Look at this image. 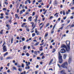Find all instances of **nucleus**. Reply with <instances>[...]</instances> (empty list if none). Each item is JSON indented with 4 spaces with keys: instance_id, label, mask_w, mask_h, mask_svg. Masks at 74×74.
<instances>
[{
    "instance_id": "1",
    "label": "nucleus",
    "mask_w": 74,
    "mask_h": 74,
    "mask_svg": "<svg viewBox=\"0 0 74 74\" xmlns=\"http://www.w3.org/2000/svg\"><path fill=\"white\" fill-rule=\"evenodd\" d=\"M57 65L59 68H60L61 67H62L63 68H66V69H67V66H68V64H67V62H64L63 64L61 66H60L59 64H58Z\"/></svg>"
},
{
    "instance_id": "16",
    "label": "nucleus",
    "mask_w": 74,
    "mask_h": 74,
    "mask_svg": "<svg viewBox=\"0 0 74 74\" xmlns=\"http://www.w3.org/2000/svg\"><path fill=\"white\" fill-rule=\"evenodd\" d=\"M30 62H28L27 64L26 65V66H29V65H30Z\"/></svg>"
},
{
    "instance_id": "36",
    "label": "nucleus",
    "mask_w": 74,
    "mask_h": 74,
    "mask_svg": "<svg viewBox=\"0 0 74 74\" xmlns=\"http://www.w3.org/2000/svg\"><path fill=\"white\" fill-rule=\"evenodd\" d=\"M35 15V12H33L32 13V16H34Z\"/></svg>"
},
{
    "instance_id": "29",
    "label": "nucleus",
    "mask_w": 74,
    "mask_h": 74,
    "mask_svg": "<svg viewBox=\"0 0 74 74\" xmlns=\"http://www.w3.org/2000/svg\"><path fill=\"white\" fill-rule=\"evenodd\" d=\"M27 1L29 3V4H30L31 2L30 1V0H27Z\"/></svg>"
},
{
    "instance_id": "23",
    "label": "nucleus",
    "mask_w": 74,
    "mask_h": 74,
    "mask_svg": "<svg viewBox=\"0 0 74 74\" xmlns=\"http://www.w3.org/2000/svg\"><path fill=\"white\" fill-rule=\"evenodd\" d=\"M55 51H56V49H53V50L52 51L53 53H54V52H55Z\"/></svg>"
},
{
    "instance_id": "24",
    "label": "nucleus",
    "mask_w": 74,
    "mask_h": 74,
    "mask_svg": "<svg viewBox=\"0 0 74 74\" xmlns=\"http://www.w3.org/2000/svg\"><path fill=\"white\" fill-rule=\"evenodd\" d=\"M6 59H11V57H7Z\"/></svg>"
},
{
    "instance_id": "45",
    "label": "nucleus",
    "mask_w": 74,
    "mask_h": 74,
    "mask_svg": "<svg viewBox=\"0 0 74 74\" xmlns=\"http://www.w3.org/2000/svg\"><path fill=\"white\" fill-rule=\"evenodd\" d=\"M42 59H44V58H45V57L44 56H43L42 57Z\"/></svg>"
},
{
    "instance_id": "12",
    "label": "nucleus",
    "mask_w": 74,
    "mask_h": 74,
    "mask_svg": "<svg viewBox=\"0 0 74 74\" xmlns=\"http://www.w3.org/2000/svg\"><path fill=\"white\" fill-rule=\"evenodd\" d=\"M66 56H67V55H66V54H64V55L63 58H64V59H66Z\"/></svg>"
},
{
    "instance_id": "17",
    "label": "nucleus",
    "mask_w": 74,
    "mask_h": 74,
    "mask_svg": "<svg viewBox=\"0 0 74 74\" xmlns=\"http://www.w3.org/2000/svg\"><path fill=\"white\" fill-rule=\"evenodd\" d=\"M26 56H27V57H29V56H30V54H29V53H26Z\"/></svg>"
},
{
    "instance_id": "10",
    "label": "nucleus",
    "mask_w": 74,
    "mask_h": 74,
    "mask_svg": "<svg viewBox=\"0 0 74 74\" xmlns=\"http://www.w3.org/2000/svg\"><path fill=\"white\" fill-rule=\"evenodd\" d=\"M32 16H29L28 18V20H29L30 22H31L32 21Z\"/></svg>"
},
{
    "instance_id": "15",
    "label": "nucleus",
    "mask_w": 74,
    "mask_h": 74,
    "mask_svg": "<svg viewBox=\"0 0 74 74\" xmlns=\"http://www.w3.org/2000/svg\"><path fill=\"white\" fill-rule=\"evenodd\" d=\"M8 53L7 52H6L5 54H4L3 55V56H4V57H5V56H7Z\"/></svg>"
},
{
    "instance_id": "5",
    "label": "nucleus",
    "mask_w": 74,
    "mask_h": 74,
    "mask_svg": "<svg viewBox=\"0 0 74 74\" xmlns=\"http://www.w3.org/2000/svg\"><path fill=\"white\" fill-rule=\"evenodd\" d=\"M66 50L63 48L62 49L60 50V52L62 53H66Z\"/></svg>"
},
{
    "instance_id": "14",
    "label": "nucleus",
    "mask_w": 74,
    "mask_h": 74,
    "mask_svg": "<svg viewBox=\"0 0 74 74\" xmlns=\"http://www.w3.org/2000/svg\"><path fill=\"white\" fill-rule=\"evenodd\" d=\"M53 61V59H51V60L50 62L49 63V65H50V64H51V63H52V62Z\"/></svg>"
},
{
    "instance_id": "8",
    "label": "nucleus",
    "mask_w": 74,
    "mask_h": 74,
    "mask_svg": "<svg viewBox=\"0 0 74 74\" xmlns=\"http://www.w3.org/2000/svg\"><path fill=\"white\" fill-rule=\"evenodd\" d=\"M72 58L71 57H69V59L68 60V62L69 63H70L71 62V60H72Z\"/></svg>"
},
{
    "instance_id": "51",
    "label": "nucleus",
    "mask_w": 74,
    "mask_h": 74,
    "mask_svg": "<svg viewBox=\"0 0 74 74\" xmlns=\"http://www.w3.org/2000/svg\"><path fill=\"white\" fill-rule=\"evenodd\" d=\"M5 18H6V19H8V18H9V17H8V16H6L5 17Z\"/></svg>"
},
{
    "instance_id": "38",
    "label": "nucleus",
    "mask_w": 74,
    "mask_h": 74,
    "mask_svg": "<svg viewBox=\"0 0 74 74\" xmlns=\"http://www.w3.org/2000/svg\"><path fill=\"white\" fill-rule=\"evenodd\" d=\"M14 40V39L13 38H12L11 39V43H12V41H13V40Z\"/></svg>"
},
{
    "instance_id": "41",
    "label": "nucleus",
    "mask_w": 74,
    "mask_h": 74,
    "mask_svg": "<svg viewBox=\"0 0 74 74\" xmlns=\"http://www.w3.org/2000/svg\"><path fill=\"white\" fill-rule=\"evenodd\" d=\"M38 3H41L42 2V0H40L38 1Z\"/></svg>"
},
{
    "instance_id": "34",
    "label": "nucleus",
    "mask_w": 74,
    "mask_h": 74,
    "mask_svg": "<svg viewBox=\"0 0 74 74\" xmlns=\"http://www.w3.org/2000/svg\"><path fill=\"white\" fill-rule=\"evenodd\" d=\"M3 11H6L7 10V9L6 8H3Z\"/></svg>"
},
{
    "instance_id": "31",
    "label": "nucleus",
    "mask_w": 74,
    "mask_h": 74,
    "mask_svg": "<svg viewBox=\"0 0 74 74\" xmlns=\"http://www.w3.org/2000/svg\"><path fill=\"white\" fill-rule=\"evenodd\" d=\"M35 35H36V34H35L34 33L32 34V37H34V36H35Z\"/></svg>"
},
{
    "instance_id": "35",
    "label": "nucleus",
    "mask_w": 74,
    "mask_h": 74,
    "mask_svg": "<svg viewBox=\"0 0 74 74\" xmlns=\"http://www.w3.org/2000/svg\"><path fill=\"white\" fill-rule=\"evenodd\" d=\"M56 24H55L54 25V26L53 28V30L54 29H55V26H56Z\"/></svg>"
},
{
    "instance_id": "11",
    "label": "nucleus",
    "mask_w": 74,
    "mask_h": 74,
    "mask_svg": "<svg viewBox=\"0 0 74 74\" xmlns=\"http://www.w3.org/2000/svg\"><path fill=\"white\" fill-rule=\"evenodd\" d=\"M15 18H17L18 19H19V17L18 16V14H15Z\"/></svg>"
},
{
    "instance_id": "47",
    "label": "nucleus",
    "mask_w": 74,
    "mask_h": 74,
    "mask_svg": "<svg viewBox=\"0 0 74 74\" xmlns=\"http://www.w3.org/2000/svg\"><path fill=\"white\" fill-rule=\"evenodd\" d=\"M44 55V53H42L40 55V56H42Z\"/></svg>"
},
{
    "instance_id": "46",
    "label": "nucleus",
    "mask_w": 74,
    "mask_h": 74,
    "mask_svg": "<svg viewBox=\"0 0 74 74\" xmlns=\"http://www.w3.org/2000/svg\"><path fill=\"white\" fill-rule=\"evenodd\" d=\"M0 15H1V16H3V15H4V14L1 13V14Z\"/></svg>"
},
{
    "instance_id": "55",
    "label": "nucleus",
    "mask_w": 74,
    "mask_h": 74,
    "mask_svg": "<svg viewBox=\"0 0 74 74\" xmlns=\"http://www.w3.org/2000/svg\"><path fill=\"white\" fill-rule=\"evenodd\" d=\"M27 1H25V4H27Z\"/></svg>"
},
{
    "instance_id": "52",
    "label": "nucleus",
    "mask_w": 74,
    "mask_h": 74,
    "mask_svg": "<svg viewBox=\"0 0 74 74\" xmlns=\"http://www.w3.org/2000/svg\"><path fill=\"white\" fill-rule=\"evenodd\" d=\"M3 67L1 66L0 67V69L1 70H3Z\"/></svg>"
},
{
    "instance_id": "4",
    "label": "nucleus",
    "mask_w": 74,
    "mask_h": 74,
    "mask_svg": "<svg viewBox=\"0 0 74 74\" xmlns=\"http://www.w3.org/2000/svg\"><path fill=\"white\" fill-rule=\"evenodd\" d=\"M61 48H64L66 49V50L67 52H69V51H70L69 50L68 48L66 46V45H61ZM67 49H68V50H69V51H67Z\"/></svg>"
},
{
    "instance_id": "21",
    "label": "nucleus",
    "mask_w": 74,
    "mask_h": 74,
    "mask_svg": "<svg viewBox=\"0 0 74 74\" xmlns=\"http://www.w3.org/2000/svg\"><path fill=\"white\" fill-rule=\"evenodd\" d=\"M5 14L6 15H9V13L8 12H5Z\"/></svg>"
},
{
    "instance_id": "13",
    "label": "nucleus",
    "mask_w": 74,
    "mask_h": 74,
    "mask_svg": "<svg viewBox=\"0 0 74 74\" xmlns=\"http://www.w3.org/2000/svg\"><path fill=\"white\" fill-rule=\"evenodd\" d=\"M40 43V42H37L36 43L35 45H34L35 46H37V45H38V44H39V43Z\"/></svg>"
},
{
    "instance_id": "20",
    "label": "nucleus",
    "mask_w": 74,
    "mask_h": 74,
    "mask_svg": "<svg viewBox=\"0 0 74 74\" xmlns=\"http://www.w3.org/2000/svg\"><path fill=\"white\" fill-rule=\"evenodd\" d=\"M22 40L23 41H24L25 40V38H22Z\"/></svg>"
},
{
    "instance_id": "27",
    "label": "nucleus",
    "mask_w": 74,
    "mask_h": 74,
    "mask_svg": "<svg viewBox=\"0 0 74 74\" xmlns=\"http://www.w3.org/2000/svg\"><path fill=\"white\" fill-rule=\"evenodd\" d=\"M18 70L19 71H21L22 70V68H19L18 69Z\"/></svg>"
},
{
    "instance_id": "33",
    "label": "nucleus",
    "mask_w": 74,
    "mask_h": 74,
    "mask_svg": "<svg viewBox=\"0 0 74 74\" xmlns=\"http://www.w3.org/2000/svg\"><path fill=\"white\" fill-rule=\"evenodd\" d=\"M0 59L1 60H3V57H1Z\"/></svg>"
},
{
    "instance_id": "6",
    "label": "nucleus",
    "mask_w": 74,
    "mask_h": 74,
    "mask_svg": "<svg viewBox=\"0 0 74 74\" xmlns=\"http://www.w3.org/2000/svg\"><path fill=\"white\" fill-rule=\"evenodd\" d=\"M3 52H6L7 51V48L5 45H4L3 47Z\"/></svg>"
},
{
    "instance_id": "28",
    "label": "nucleus",
    "mask_w": 74,
    "mask_h": 74,
    "mask_svg": "<svg viewBox=\"0 0 74 74\" xmlns=\"http://www.w3.org/2000/svg\"><path fill=\"white\" fill-rule=\"evenodd\" d=\"M13 69H14V70H17L16 69V68L14 66H13Z\"/></svg>"
},
{
    "instance_id": "9",
    "label": "nucleus",
    "mask_w": 74,
    "mask_h": 74,
    "mask_svg": "<svg viewBox=\"0 0 74 74\" xmlns=\"http://www.w3.org/2000/svg\"><path fill=\"white\" fill-rule=\"evenodd\" d=\"M6 27H7L8 29H7V30H10V25L8 24L6 25Z\"/></svg>"
},
{
    "instance_id": "39",
    "label": "nucleus",
    "mask_w": 74,
    "mask_h": 74,
    "mask_svg": "<svg viewBox=\"0 0 74 74\" xmlns=\"http://www.w3.org/2000/svg\"><path fill=\"white\" fill-rule=\"evenodd\" d=\"M26 30L27 32H29V29L27 28H26Z\"/></svg>"
},
{
    "instance_id": "22",
    "label": "nucleus",
    "mask_w": 74,
    "mask_h": 74,
    "mask_svg": "<svg viewBox=\"0 0 74 74\" xmlns=\"http://www.w3.org/2000/svg\"><path fill=\"white\" fill-rule=\"evenodd\" d=\"M21 38H22L21 37H20V38H19V37H17L16 38V39H17V40H20V39H21Z\"/></svg>"
},
{
    "instance_id": "40",
    "label": "nucleus",
    "mask_w": 74,
    "mask_h": 74,
    "mask_svg": "<svg viewBox=\"0 0 74 74\" xmlns=\"http://www.w3.org/2000/svg\"><path fill=\"white\" fill-rule=\"evenodd\" d=\"M24 64H22V66H21V67L22 68H23L24 67Z\"/></svg>"
},
{
    "instance_id": "56",
    "label": "nucleus",
    "mask_w": 74,
    "mask_h": 74,
    "mask_svg": "<svg viewBox=\"0 0 74 74\" xmlns=\"http://www.w3.org/2000/svg\"><path fill=\"white\" fill-rule=\"evenodd\" d=\"M7 72L8 73H10V69L8 70L7 71Z\"/></svg>"
},
{
    "instance_id": "32",
    "label": "nucleus",
    "mask_w": 74,
    "mask_h": 74,
    "mask_svg": "<svg viewBox=\"0 0 74 74\" xmlns=\"http://www.w3.org/2000/svg\"><path fill=\"white\" fill-rule=\"evenodd\" d=\"M31 24L32 25V27H33V26H34V23H33V22H32L31 23Z\"/></svg>"
},
{
    "instance_id": "25",
    "label": "nucleus",
    "mask_w": 74,
    "mask_h": 74,
    "mask_svg": "<svg viewBox=\"0 0 74 74\" xmlns=\"http://www.w3.org/2000/svg\"><path fill=\"white\" fill-rule=\"evenodd\" d=\"M48 33L45 34V37H47V36H48Z\"/></svg>"
},
{
    "instance_id": "53",
    "label": "nucleus",
    "mask_w": 74,
    "mask_h": 74,
    "mask_svg": "<svg viewBox=\"0 0 74 74\" xmlns=\"http://www.w3.org/2000/svg\"><path fill=\"white\" fill-rule=\"evenodd\" d=\"M36 19H37V18H38V15H36Z\"/></svg>"
},
{
    "instance_id": "49",
    "label": "nucleus",
    "mask_w": 74,
    "mask_h": 74,
    "mask_svg": "<svg viewBox=\"0 0 74 74\" xmlns=\"http://www.w3.org/2000/svg\"><path fill=\"white\" fill-rule=\"evenodd\" d=\"M35 74H37V73H38V71H35Z\"/></svg>"
},
{
    "instance_id": "2",
    "label": "nucleus",
    "mask_w": 74,
    "mask_h": 74,
    "mask_svg": "<svg viewBox=\"0 0 74 74\" xmlns=\"http://www.w3.org/2000/svg\"><path fill=\"white\" fill-rule=\"evenodd\" d=\"M59 62L60 63H62L63 60H62V56H61V54L60 53V52H58Z\"/></svg>"
},
{
    "instance_id": "61",
    "label": "nucleus",
    "mask_w": 74,
    "mask_h": 74,
    "mask_svg": "<svg viewBox=\"0 0 74 74\" xmlns=\"http://www.w3.org/2000/svg\"><path fill=\"white\" fill-rule=\"evenodd\" d=\"M58 13H56V14H54V16H56V15H58Z\"/></svg>"
},
{
    "instance_id": "62",
    "label": "nucleus",
    "mask_w": 74,
    "mask_h": 74,
    "mask_svg": "<svg viewBox=\"0 0 74 74\" xmlns=\"http://www.w3.org/2000/svg\"><path fill=\"white\" fill-rule=\"evenodd\" d=\"M74 18V17L73 16H71V19H73V18Z\"/></svg>"
},
{
    "instance_id": "3",
    "label": "nucleus",
    "mask_w": 74,
    "mask_h": 74,
    "mask_svg": "<svg viewBox=\"0 0 74 74\" xmlns=\"http://www.w3.org/2000/svg\"><path fill=\"white\" fill-rule=\"evenodd\" d=\"M70 42L69 41H67L66 42V44L67 45V47L68 48V50L66 49L67 51H70Z\"/></svg>"
},
{
    "instance_id": "60",
    "label": "nucleus",
    "mask_w": 74,
    "mask_h": 74,
    "mask_svg": "<svg viewBox=\"0 0 74 74\" xmlns=\"http://www.w3.org/2000/svg\"><path fill=\"white\" fill-rule=\"evenodd\" d=\"M49 23H48L47 24L46 26H49Z\"/></svg>"
},
{
    "instance_id": "59",
    "label": "nucleus",
    "mask_w": 74,
    "mask_h": 74,
    "mask_svg": "<svg viewBox=\"0 0 74 74\" xmlns=\"http://www.w3.org/2000/svg\"><path fill=\"white\" fill-rule=\"evenodd\" d=\"M74 7H72L71 8V10H74Z\"/></svg>"
},
{
    "instance_id": "57",
    "label": "nucleus",
    "mask_w": 74,
    "mask_h": 74,
    "mask_svg": "<svg viewBox=\"0 0 74 74\" xmlns=\"http://www.w3.org/2000/svg\"><path fill=\"white\" fill-rule=\"evenodd\" d=\"M22 11L23 12H25V9H23Z\"/></svg>"
},
{
    "instance_id": "42",
    "label": "nucleus",
    "mask_w": 74,
    "mask_h": 74,
    "mask_svg": "<svg viewBox=\"0 0 74 74\" xmlns=\"http://www.w3.org/2000/svg\"><path fill=\"white\" fill-rule=\"evenodd\" d=\"M10 8L11 9H12V4H11L10 5Z\"/></svg>"
},
{
    "instance_id": "18",
    "label": "nucleus",
    "mask_w": 74,
    "mask_h": 74,
    "mask_svg": "<svg viewBox=\"0 0 74 74\" xmlns=\"http://www.w3.org/2000/svg\"><path fill=\"white\" fill-rule=\"evenodd\" d=\"M26 66L25 67V69H30V66Z\"/></svg>"
},
{
    "instance_id": "37",
    "label": "nucleus",
    "mask_w": 74,
    "mask_h": 74,
    "mask_svg": "<svg viewBox=\"0 0 74 74\" xmlns=\"http://www.w3.org/2000/svg\"><path fill=\"white\" fill-rule=\"evenodd\" d=\"M23 14V12H22V11H20V15H21V14Z\"/></svg>"
},
{
    "instance_id": "63",
    "label": "nucleus",
    "mask_w": 74,
    "mask_h": 74,
    "mask_svg": "<svg viewBox=\"0 0 74 74\" xmlns=\"http://www.w3.org/2000/svg\"><path fill=\"white\" fill-rule=\"evenodd\" d=\"M3 74H7V73H6V72H3Z\"/></svg>"
},
{
    "instance_id": "30",
    "label": "nucleus",
    "mask_w": 74,
    "mask_h": 74,
    "mask_svg": "<svg viewBox=\"0 0 74 74\" xmlns=\"http://www.w3.org/2000/svg\"><path fill=\"white\" fill-rule=\"evenodd\" d=\"M3 30H2L0 32V33L1 34H3Z\"/></svg>"
},
{
    "instance_id": "54",
    "label": "nucleus",
    "mask_w": 74,
    "mask_h": 74,
    "mask_svg": "<svg viewBox=\"0 0 74 74\" xmlns=\"http://www.w3.org/2000/svg\"><path fill=\"white\" fill-rule=\"evenodd\" d=\"M74 27V24H72L71 25V27Z\"/></svg>"
},
{
    "instance_id": "7",
    "label": "nucleus",
    "mask_w": 74,
    "mask_h": 74,
    "mask_svg": "<svg viewBox=\"0 0 74 74\" xmlns=\"http://www.w3.org/2000/svg\"><path fill=\"white\" fill-rule=\"evenodd\" d=\"M35 33H37V35H39L40 32H38V31H37V29H35Z\"/></svg>"
},
{
    "instance_id": "43",
    "label": "nucleus",
    "mask_w": 74,
    "mask_h": 74,
    "mask_svg": "<svg viewBox=\"0 0 74 74\" xmlns=\"http://www.w3.org/2000/svg\"><path fill=\"white\" fill-rule=\"evenodd\" d=\"M3 18H4V16H3L0 17V19H3Z\"/></svg>"
},
{
    "instance_id": "26",
    "label": "nucleus",
    "mask_w": 74,
    "mask_h": 74,
    "mask_svg": "<svg viewBox=\"0 0 74 74\" xmlns=\"http://www.w3.org/2000/svg\"><path fill=\"white\" fill-rule=\"evenodd\" d=\"M26 46H24L23 48V50H25V49H26Z\"/></svg>"
},
{
    "instance_id": "64",
    "label": "nucleus",
    "mask_w": 74,
    "mask_h": 74,
    "mask_svg": "<svg viewBox=\"0 0 74 74\" xmlns=\"http://www.w3.org/2000/svg\"><path fill=\"white\" fill-rule=\"evenodd\" d=\"M23 74H26V71H24V73H23Z\"/></svg>"
},
{
    "instance_id": "19",
    "label": "nucleus",
    "mask_w": 74,
    "mask_h": 74,
    "mask_svg": "<svg viewBox=\"0 0 74 74\" xmlns=\"http://www.w3.org/2000/svg\"><path fill=\"white\" fill-rule=\"evenodd\" d=\"M34 53L35 55H37V51H35L34 52Z\"/></svg>"
},
{
    "instance_id": "50",
    "label": "nucleus",
    "mask_w": 74,
    "mask_h": 74,
    "mask_svg": "<svg viewBox=\"0 0 74 74\" xmlns=\"http://www.w3.org/2000/svg\"><path fill=\"white\" fill-rule=\"evenodd\" d=\"M5 4H6V5H7V4H8V3H7V2H5Z\"/></svg>"
},
{
    "instance_id": "44",
    "label": "nucleus",
    "mask_w": 74,
    "mask_h": 74,
    "mask_svg": "<svg viewBox=\"0 0 74 74\" xmlns=\"http://www.w3.org/2000/svg\"><path fill=\"white\" fill-rule=\"evenodd\" d=\"M24 8H25V5H23L22 7V8L23 9H24Z\"/></svg>"
},
{
    "instance_id": "58",
    "label": "nucleus",
    "mask_w": 74,
    "mask_h": 74,
    "mask_svg": "<svg viewBox=\"0 0 74 74\" xmlns=\"http://www.w3.org/2000/svg\"><path fill=\"white\" fill-rule=\"evenodd\" d=\"M37 59H38V60L40 59V57H37Z\"/></svg>"
},
{
    "instance_id": "48",
    "label": "nucleus",
    "mask_w": 74,
    "mask_h": 74,
    "mask_svg": "<svg viewBox=\"0 0 74 74\" xmlns=\"http://www.w3.org/2000/svg\"><path fill=\"white\" fill-rule=\"evenodd\" d=\"M63 15H65V12H64V11H63Z\"/></svg>"
}]
</instances>
